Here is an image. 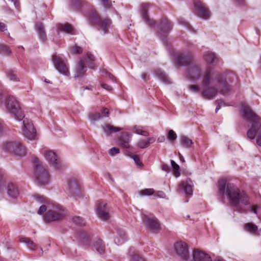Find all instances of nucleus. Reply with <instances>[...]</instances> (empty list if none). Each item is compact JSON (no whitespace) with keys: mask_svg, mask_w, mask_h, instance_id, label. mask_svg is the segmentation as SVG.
I'll return each instance as SVG.
<instances>
[{"mask_svg":"<svg viewBox=\"0 0 261 261\" xmlns=\"http://www.w3.org/2000/svg\"><path fill=\"white\" fill-rule=\"evenodd\" d=\"M180 140V144L183 147L190 148L193 144L192 140L186 136H182Z\"/></svg>","mask_w":261,"mask_h":261,"instance_id":"nucleus-35","label":"nucleus"},{"mask_svg":"<svg viewBox=\"0 0 261 261\" xmlns=\"http://www.w3.org/2000/svg\"><path fill=\"white\" fill-rule=\"evenodd\" d=\"M68 192L72 196L77 195L80 192L79 186L74 180H71L68 182Z\"/></svg>","mask_w":261,"mask_h":261,"instance_id":"nucleus-24","label":"nucleus"},{"mask_svg":"<svg viewBox=\"0 0 261 261\" xmlns=\"http://www.w3.org/2000/svg\"><path fill=\"white\" fill-rule=\"evenodd\" d=\"M3 130V125L2 122L0 121V133L2 132Z\"/></svg>","mask_w":261,"mask_h":261,"instance_id":"nucleus-63","label":"nucleus"},{"mask_svg":"<svg viewBox=\"0 0 261 261\" xmlns=\"http://www.w3.org/2000/svg\"><path fill=\"white\" fill-rule=\"evenodd\" d=\"M203 59L205 62L209 64H216L219 61V59L215 53L209 51L204 53Z\"/></svg>","mask_w":261,"mask_h":261,"instance_id":"nucleus-23","label":"nucleus"},{"mask_svg":"<svg viewBox=\"0 0 261 261\" xmlns=\"http://www.w3.org/2000/svg\"><path fill=\"white\" fill-rule=\"evenodd\" d=\"M162 169L165 171L169 172L170 170V167L168 165L164 164L162 166Z\"/></svg>","mask_w":261,"mask_h":261,"instance_id":"nucleus-55","label":"nucleus"},{"mask_svg":"<svg viewBox=\"0 0 261 261\" xmlns=\"http://www.w3.org/2000/svg\"><path fill=\"white\" fill-rule=\"evenodd\" d=\"M82 5V0H72L71 7L73 9H76L80 8Z\"/></svg>","mask_w":261,"mask_h":261,"instance_id":"nucleus-40","label":"nucleus"},{"mask_svg":"<svg viewBox=\"0 0 261 261\" xmlns=\"http://www.w3.org/2000/svg\"><path fill=\"white\" fill-rule=\"evenodd\" d=\"M218 188L219 193L222 196H227L238 212H246V209L240 205V203L245 205L249 204V197L243 191H241L234 184L227 182L224 179L219 181Z\"/></svg>","mask_w":261,"mask_h":261,"instance_id":"nucleus-3","label":"nucleus"},{"mask_svg":"<svg viewBox=\"0 0 261 261\" xmlns=\"http://www.w3.org/2000/svg\"><path fill=\"white\" fill-rule=\"evenodd\" d=\"M179 23L185 25L190 30L193 29L192 26L187 22L184 18H180L178 19Z\"/></svg>","mask_w":261,"mask_h":261,"instance_id":"nucleus-47","label":"nucleus"},{"mask_svg":"<svg viewBox=\"0 0 261 261\" xmlns=\"http://www.w3.org/2000/svg\"><path fill=\"white\" fill-rule=\"evenodd\" d=\"M165 140V137L164 136H161L158 139V141L160 143L163 142Z\"/></svg>","mask_w":261,"mask_h":261,"instance_id":"nucleus-61","label":"nucleus"},{"mask_svg":"<svg viewBox=\"0 0 261 261\" xmlns=\"http://www.w3.org/2000/svg\"><path fill=\"white\" fill-rule=\"evenodd\" d=\"M168 139L170 141H174L177 138V135L176 133L172 130L170 129L167 135Z\"/></svg>","mask_w":261,"mask_h":261,"instance_id":"nucleus-42","label":"nucleus"},{"mask_svg":"<svg viewBox=\"0 0 261 261\" xmlns=\"http://www.w3.org/2000/svg\"><path fill=\"white\" fill-rule=\"evenodd\" d=\"M115 230L116 231L117 233L118 234L120 238L121 239V241L119 240V239H117V241L116 240H115V242L118 245H119L122 244L123 242H124L127 240V236L125 233V232L123 229L118 227H116L115 228Z\"/></svg>","mask_w":261,"mask_h":261,"instance_id":"nucleus-31","label":"nucleus"},{"mask_svg":"<svg viewBox=\"0 0 261 261\" xmlns=\"http://www.w3.org/2000/svg\"><path fill=\"white\" fill-rule=\"evenodd\" d=\"M171 164L173 168L175 171V175L177 177L180 175V173L179 172V166L177 165L174 161H171Z\"/></svg>","mask_w":261,"mask_h":261,"instance_id":"nucleus-44","label":"nucleus"},{"mask_svg":"<svg viewBox=\"0 0 261 261\" xmlns=\"http://www.w3.org/2000/svg\"><path fill=\"white\" fill-rule=\"evenodd\" d=\"M87 70V67L85 62V59L80 60L76 67V71L75 77L77 78L83 76Z\"/></svg>","mask_w":261,"mask_h":261,"instance_id":"nucleus-21","label":"nucleus"},{"mask_svg":"<svg viewBox=\"0 0 261 261\" xmlns=\"http://www.w3.org/2000/svg\"><path fill=\"white\" fill-rule=\"evenodd\" d=\"M100 1L105 7L110 8L112 6V2L110 0H100Z\"/></svg>","mask_w":261,"mask_h":261,"instance_id":"nucleus-52","label":"nucleus"},{"mask_svg":"<svg viewBox=\"0 0 261 261\" xmlns=\"http://www.w3.org/2000/svg\"><path fill=\"white\" fill-rule=\"evenodd\" d=\"M84 59H85V62L87 61H89L90 62H93L94 61V60H95V57L90 53H88L86 54V57H85V58Z\"/></svg>","mask_w":261,"mask_h":261,"instance_id":"nucleus-48","label":"nucleus"},{"mask_svg":"<svg viewBox=\"0 0 261 261\" xmlns=\"http://www.w3.org/2000/svg\"><path fill=\"white\" fill-rule=\"evenodd\" d=\"M4 99L5 106L7 111L13 115L15 119L22 120V134L28 139L34 140L37 139L36 131L32 121L24 118V114L20 107L19 103L14 97L11 95L0 93V102Z\"/></svg>","mask_w":261,"mask_h":261,"instance_id":"nucleus-2","label":"nucleus"},{"mask_svg":"<svg viewBox=\"0 0 261 261\" xmlns=\"http://www.w3.org/2000/svg\"><path fill=\"white\" fill-rule=\"evenodd\" d=\"M105 72L106 74L107 77L111 80L113 82H116V79L113 74H112L110 72L107 71H105Z\"/></svg>","mask_w":261,"mask_h":261,"instance_id":"nucleus-51","label":"nucleus"},{"mask_svg":"<svg viewBox=\"0 0 261 261\" xmlns=\"http://www.w3.org/2000/svg\"><path fill=\"white\" fill-rule=\"evenodd\" d=\"M91 121L95 122L96 121L99 120L100 119L102 118V116L99 113H95L92 114L89 116Z\"/></svg>","mask_w":261,"mask_h":261,"instance_id":"nucleus-41","label":"nucleus"},{"mask_svg":"<svg viewBox=\"0 0 261 261\" xmlns=\"http://www.w3.org/2000/svg\"><path fill=\"white\" fill-rule=\"evenodd\" d=\"M34 170V176L36 182L40 186H45L49 180V174L46 169L42 166L37 158L33 160Z\"/></svg>","mask_w":261,"mask_h":261,"instance_id":"nucleus-8","label":"nucleus"},{"mask_svg":"<svg viewBox=\"0 0 261 261\" xmlns=\"http://www.w3.org/2000/svg\"><path fill=\"white\" fill-rule=\"evenodd\" d=\"M101 86L103 88L108 91H111L112 90V87L107 84H101Z\"/></svg>","mask_w":261,"mask_h":261,"instance_id":"nucleus-56","label":"nucleus"},{"mask_svg":"<svg viewBox=\"0 0 261 261\" xmlns=\"http://www.w3.org/2000/svg\"><path fill=\"white\" fill-rule=\"evenodd\" d=\"M228 75V73L220 72L207 68L202 75L201 88L198 85H192L188 88L192 92H200L201 96L206 99H213L218 93L227 95L231 91Z\"/></svg>","mask_w":261,"mask_h":261,"instance_id":"nucleus-1","label":"nucleus"},{"mask_svg":"<svg viewBox=\"0 0 261 261\" xmlns=\"http://www.w3.org/2000/svg\"><path fill=\"white\" fill-rule=\"evenodd\" d=\"M192 257L193 261H212L211 256L208 254L199 249H195L193 251Z\"/></svg>","mask_w":261,"mask_h":261,"instance_id":"nucleus-18","label":"nucleus"},{"mask_svg":"<svg viewBox=\"0 0 261 261\" xmlns=\"http://www.w3.org/2000/svg\"><path fill=\"white\" fill-rule=\"evenodd\" d=\"M141 77L144 81H147L149 80V76L146 73H142Z\"/></svg>","mask_w":261,"mask_h":261,"instance_id":"nucleus-59","label":"nucleus"},{"mask_svg":"<svg viewBox=\"0 0 261 261\" xmlns=\"http://www.w3.org/2000/svg\"><path fill=\"white\" fill-rule=\"evenodd\" d=\"M82 242L84 245H87L88 242L90 240V238L88 236H87L86 234H82Z\"/></svg>","mask_w":261,"mask_h":261,"instance_id":"nucleus-53","label":"nucleus"},{"mask_svg":"<svg viewBox=\"0 0 261 261\" xmlns=\"http://www.w3.org/2000/svg\"><path fill=\"white\" fill-rule=\"evenodd\" d=\"M7 194L13 199L17 198L19 194V190L16 185L13 182H9L7 187Z\"/></svg>","mask_w":261,"mask_h":261,"instance_id":"nucleus-20","label":"nucleus"},{"mask_svg":"<svg viewBox=\"0 0 261 261\" xmlns=\"http://www.w3.org/2000/svg\"><path fill=\"white\" fill-rule=\"evenodd\" d=\"M187 72V77L193 82L198 81L201 75V70L199 66L196 64L193 63Z\"/></svg>","mask_w":261,"mask_h":261,"instance_id":"nucleus-17","label":"nucleus"},{"mask_svg":"<svg viewBox=\"0 0 261 261\" xmlns=\"http://www.w3.org/2000/svg\"><path fill=\"white\" fill-rule=\"evenodd\" d=\"M244 229L250 233L259 236L260 233L257 232V226L252 223H248L245 224Z\"/></svg>","mask_w":261,"mask_h":261,"instance_id":"nucleus-34","label":"nucleus"},{"mask_svg":"<svg viewBox=\"0 0 261 261\" xmlns=\"http://www.w3.org/2000/svg\"><path fill=\"white\" fill-rule=\"evenodd\" d=\"M96 213L99 218L107 221L110 218V209L107 204L103 201H98L96 205Z\"/></svg>","mask_w":261,"mask_h":261,"instance_id":"nucleus-14","label":"nucleus"},{"mask_svg":"<svg viewBox=\"0 0 261 261\" xmlns=\"http://www.w3.org/2000/svg\"><path fill=\"white\" fill-rule=\"evenodd\" d=\"M6 30V25L3 22H0V31L3 32Z\"/></svg>","mask_w":261,"mask_h":261,"instance_id":"nucleus-58","label":"nucleus"},{"mask_svg":"<svg viewBox=\"0 0 261 261\" xmlns=\"http://www.w3.org/2000/svg\"><path fill=\"white\" fill-rule=\"evenodd\" d=\"M87 17L90 24L101 32L103 35L108 33L112 23L109 18L101 17L95 10L90 11Z\"/></svg>","mask_w":261,"mask_h":261,"instance_id":"nucleus-7","label":"nucleus"},{"mask_svg":"<svg viewBox=\"0 0 261 261\" xmlns=\"http://www.w3.org/2000/svg\"><path fill=\"white\" fill-rule=\"evenodd\" d=\"M120 152V150L118 148L113 147L109 151V153L111 156H114Z\"/></svg>","mask_w":261,"mask_h":261,"instance_id":"nucleus-46","label":"nucleus"},{"mask_svg":"<svg viewBox=\"0 0 261 261\" xmlns=\"http://www.w3.org/2000/svg\"><path fill=\"white\" fill-rule=\"evenodd\" d=\"M36 30L37 32L39 39L45 42L47 40L46 35L44 26L41 22H37L36 24Z\"/></svg>","mask_w":261,"mask_h":261,"instance_id":"nucleus-25","label":"nucleus"},{"mask_svg":"<svg viewBox=\"0 0 261 261\" xmlns=\"http://www.w3.org/2000/svg\"><path fill=\"white\" fill-rule=\"evenodd\" d=\"M34 197L37 202L42 204L38 209L37 213L42 215L47 211L43 216V220L45 222L59 221L65 217L64 210L60 205L50 203L44 196L38 194L34 195Z\"/></svg>","mask_w":261,"mask_h":261,"instance_id":"nucleus-4","label":"nucleus"},{"mask_svg":"<svg viewBox=\"0 0 261 261\" xmlns=\"http://www.w3.org/2000/svg\"><path fill=\"white\" fill-rule=\"evenodd\" d=\"M16 71L15 70H9L6 73L8 78L11 81H18L19 80L16 75Z\"/></svg>","mask_w":261,"mask_h":261,"instance_id":"nucleus-37","label":"nucleus"},{"mask_svg":"<svg viewBox=\"0 0 261 261\" xmlns=\"http://www.w3.org/2000/svg\"><path fill=\"white\" fill-rule=\"evenodd\" d=\"M242 110L243 118L247 121L252 123L251 127L248 130L247 133L248 138L250 140H253L258 132L256 138V144L261 146V129L260 130L261 119L246 104L244 103L242 105Z\"/></svg>","mask_w":261,"mask_h":261,"instance_id":"nucleus-5","label":"nucleus"},{"mask_svg":"<svg viewBox=\"0 0 261 261\" xmlns=\"http://www.w3.org/2000/svg\"><path fill=\"white\" fill-rule=\"evenodd\" d=\"M72 221L75 224L80 226L85 225V220L81 217L76 216L73 217Z\"/></svg>","mask_w":261,"mask_h":261,"instance_id":"nucleus-38","label":"nucleus"},{"mask_svg":"<svg viewBox=\"0 0 261 261\" xmlns=\"http://www.w3.org/2000/svg\"><path fill=\"white\" fill-rule=\"evenodd\" d=\"M0 53L3 54L9 55L11 53V51L7 46L4 45H1Z\"/></svg>","mask_w":261,"mask_h":261,"instance_id":"nucleus-45","label":"nucleus"},{"mask_svg":"<svg viewBox=\"0 0 261 261\" xmlns=\"http://www.w3.org/2000/svg\"><path fill=\"white\" fill-rule=\"evenodd\" d=\"M72 51L74 54H80L82 53L83 49L81 47L75 45V46L72 47Z\"/></svg>","mask_w":261,"mask_h":261,"instance_id":"nucleus-50","label":"nucleus"},{"mask_svg":"<svg viewBox=\"0 0 261 261\" xmlns=\"http://www.w3.org/2000/svg\"><path fill=\"white\" fill-rule=\"evenodd\" d=\"M156 76L162 82L166 84L171 83L170 79L167 76L166 73L161 69H158L155 71Z\"/></svg>","mask_w":261,"mask_h":261,"instance_id":"nucleus-26","label":"nucleus"},{"mask_svg":"<svg viewBox=\"0 0 261 261\" xmlns=\"http://www.w3.org/2000/svg\"><path fill=\"white\" fill-rule=\"evenodd\" d=\"M194 7L198 16L203 19H207L210 16V11L206 5L199 1L194 3Z\"/></svg>","mask_w":261,"mask_h":261,"instance_id":"nucleus-16","label":"nucleus"},{"mask_svg":"<svg viewBox=\"0 0 261 261\" xmlns=\"http://www.w3.org/2000/svg\"><path fill=\"white\" fill-rule=\"evenodd\" d=\"M191 181L190 180L182 181L180 184V188L184 192L188 195H192L193 193L192 186L191 185Z\"/></svg>","mask_w":261,"mask_h":261,"instance_id":"nucleus-28","label":"nucleus"},{"mask_svg":"<svg viewBox=\"0 0 261 261\" xmlns=\"http://www.w3.org/2000/svg\"><path fill=\"white\" fill-rule=\"evenodd\" d=\"M2 148L6 151L19 156H23L27 154L26 147L17 141L6 142L3 143Z\"/></svg>","mask_w":261,"mask_h":261,"instance_id":"nucleus-9","label":"nucleus"},{"mask_svg":"<svg viewBox=\"0 0 261 261\" xmlns=\"http://www.w3.org/2000/svg\"><path fill=\"white\" fill-rule=\"evenodd\" d=\"M154 192L153 189H145L140 191V193L142 195L149 196L152 195Z\"/></svg>","mask_w":261,"mask_h":261,"instance_id":"nucleus-43","label":"nucleus"},{"mask_svg":"<svg viewBox=\"0 0 261 261\" xmlns=\"http://www.w3.org/2000/svg\"><path fill=\"white\" fill-rule=\"evenodd\" d=\"M141 218L147 230L152 232H157L160 229L158 220L152 214H141Z\"/></svg>","mask_w":261,"mask_h":261,"instance_id":"nucleus-11","label":"nucleus"},{"mask_svg":"<svg viewBox=\"0 0 261 261\" xmlns=\"http://www.w3.org/2000/svg\"><path fill=\"white\" fill-rule=\"evenodd\" d=\"M132 135L127 133H122L118 140V144L124 148L130 147L129 142L131 140Z\"/></svg>","mask_w":261,"mask_h":261,"instance_id":"nucleus-19","label":"nucleus"},{"mask_svg":"<svg viewBox=\"0 0 261 261\" xmlns=\"http://www.w3.org/2000/svg\"><path fill=\"white\" fill-rule=\"evenodd\" d=\"M19 241L21 243L25 244L28 248L31 250H35L37 249V245L29 238L20 237Z\"/></svg>","mask_w":261,"mask_h":261,"instance_id":"nucleus-32","label":"nucleus"},{"mask_svg":"<svg viewBox=\"0 0 261 261\" xmlns=\"http://www.w3.org/2000/svg\"><path fill=\"white\" fill-rule=\"evenodd\" d=\"M176 253L181 259L185 261H191L189 249L186 243L183 242H177L174 244Z\"/></svg>","mask_w":261,"mask_h":261,"instance_id":"nucleus-12","label":"nucleus"},{"mask_svg":"<svg viewBox=\"0 0 261 261\" xmlns=\"http://www.w3.org/2000/svg\"><path fill=\"white\" fill-rule=\"evenodd\" d=\"M218 103V106L216 108L215 111L217 113L218 111L222 107L227 106L223 100H218L217 101Z\"/></svg>","mask_w":261,"mask_h":261,"instance_id":"nucleus-49","label":"nucleus"},{"mask_svg":"<svg viewBox=\"0 0 261 261\" xmlns=\"http://www.w3.org/2000/svg\"><path fill=\"white\" fill-rule=\"evenodd\" d=\"M93 246L96 251L100 255L103 254L105 252V245L102 241L99 239H96L93 242Z\"/></svg>","mask_w":261,"mask_h":261,"instance_id":"nucleus-27","label":"nucleus"},{"mask_svg":"<svg viewBox=\"0 0 261 261\" xmlns=\"http://www.w3.org/2000/svg\"><path fill=\"white\" fill-rule=\"evenodd\" d=\"M103 130L107 135H110L113 133L120 131L122 128L115 127L113 125L107 124L102 127Z\"/></svg>","mask_w":261,"mask_h":261,"instance_id":"nucleus-33","label":"nucleus"},{"mask_svg":"<svg viewBox=\"0 0 261 261\" xmlns=\"http://www.w3.org/2000/svg\"><path fill=\"white\" fill-rule=\"evenodd\" d=\"M257 207L255 205H252L251 206V211L253 213L257 214Z\"/></svg>","mask_w":261,"mask_h":261,"instance_id":"nucleus-60","label":"nucleus"},{"mask_svg":"<svg viewBox=\"0 0 261 261\" xmlns=\"http://www.w3.org/2000/svg\"><path fill=\"white\" fill-rule=\"evenodd\" d=\"M57 27V32L59 34V32H62L67 34H73L74 33V29L73 27L69 23H65L64 24L58 23Z\"/></svg>","mask_w":261,"mask_h":261,"instance_id":"nucleus-22","label":"nucleus"},{"mask_svg":"<svg viewBox=\"0 0 261 261\" xmlns=\"http://www.w3.org/2000/svg\"><path fill=\"white\" fill-rule=\"evenodd\" d=\"M128 155L132 158L134 162H135L136 164L138 166H143V164L140 161V158L136 154H134L132 153H130Z\"/></svg>","mask_w":261,"mask_h":261,"instance_id":"nucleus-39","label":"nucleus"},{"mask_svg":"<svg viewBox=\"0 0 261 261\" xmlns=\"http://www.w3.org/2000/svg\"><path fill=\"white\" fill-rule=\"evenodd\" d=\"M129 254L131 257L130 261H145L144 258L140 255L134 247H130Z\"/></svg>","mask_w":261,"mask_h":261,"instance_id":"nucleus-29","label":"nucleus"},{"mask_svg":"<svg viewBox=\"0 0 261 261\" xmlns=\"http://www.w3.org/2000/svg\"><path fill=\"white\" fill-rule=\"evenodd\" d=\"M109 111L107 109L105 108L102 110L101 111V116H102V118L104 117H108L109 116Z\"/></svg>","mask_w":261,"mask_h":261,"instance_id":"nucleus-54","label":"nucleus"},{"mask_svg":"<svg viewBox=\"0 0 261 261\" xmlns=\"http://www.w3.org/2000/svg\"><path fill=\"white\" fill-rule=\"evenodd\" d=\"M52 61L55 68L60 73L65 75H69L68 67L64 60L54 55L52 56Z\"/></svg>","mask_w":261,"mask_h":261,"instance_id":"nucleus-15","label":"nucleus"},{"mask_svg":"<svg viewBox=\"0 0 261 261\" xmlns=\"http://www.w3.org/2000/svg\"><path fill=\"white\" fill-rule=\"evenodd\" d=\"M177 64L179 66H186L194 63V59L191 53H178L174 55Z\"/></svg>","mask_w":261,"mask_h":261,"instance_id":"nucleus-13","label":"nucleus"},{"mask_svg":"<svg viewBox=\"0 0 261 261\" xmlns=\"http://www.w3.org/2000/svg\"><path fill=\"white\" fill-rule=\"evenodd\" d=\"M178 155H179L180 160L181 162H185L184 158L183 156L179 152L178 153Z\"/></svg>","mask_w":261,"mask_h":261,"instance_id":"nucleus-62","label":"nucleus"},{"mask_svg":"<svg viewBox=\"0 0 261 261\" xmlns=\"http://www.w3.org/2000/svg\"><path fill=\"white\" fill-rule=\"evenodd\" d=\"M41 152L48 162L49 165L55 170H61L64 168V166L55 152L47 148H44L42 149Z\"/></svg>","mask_w":261,"mask_h":261,"instance_id":"nucleus-10","label":"nucleus"},{"mask_svg":"<svg viewBox=\"0 0 261 261\" xmlns=\"http://www.w3.org/2000/svg\"><path fill=\"white\" fill-rule=\"evenodd\" d=\"M157 196L160 198H165L166 197L165 193L163 191H158L156 193Z\"/></svg>","mask_w":261,"mask_h":261,"instance_id":"nucleus-57","label":"nucleus"},{"mask_svg":"<svg viewBox=\"0 0 261 261\" xmlns=\"http://www.w3.org/2000/svg\"><path fill=\"white\" fill-rule=\"evenodd\" d=\"M215 261H225L223 258L221 257H217Z\"/></svg>","mask_w":261,"mask_h":261,"instance_id":"nucleus-64","label":"nucleus"},{"mask_svg":"<svg viewBox=\"0 0 261 261\" xmlns=\"http://www.w3.org/2000/svg\"><path fill=\"white\" fill-rule=\"evenodd\" d=\"M141 16L145 23L151 27H156L158 36L162 39L164 44L167 45V36L169 32L172 29V24L167 18L161 19L159 24L156 25V22L152 19L148 18L147 11L148 4H144L142 5Z\"/></svg>","mask_w":261,"mask_h":261,"instance_id":"nucleus-6","label":"nucleus"},{"mask_svg":"<svg viewBox=\"0 0 261 261\" xmlns=\"http://www.w3.org/2000/svg\"><path fill=\"white\" fill-rule=\"evenodd\" d=\"M155 141V138L154 137H150L147 140L144 139L140 140L137 143V146L141 149L147 147L149 144L154 143Z\"/></svg>","mask_w":261,"mask_h":261,"instance_id":"nucleus-30","label":"nucleus"},{"mask_svg":"<svg viewBox=\"0 0 261 261\" xmlns=\"http://www.w3.org/2000/svg\"><path fill=\"white\" fill-rule=\"evenodd\" d=\"M134 129L135 130V133L138 135L145 137H147L149 135L148 132L145 130H144L142 126H135L134 127Z\"/></svg>","mask_w":261,"mask_h":261,"instance_id":"nucleus-36","label":"nucleus"}]
</instances>
